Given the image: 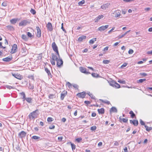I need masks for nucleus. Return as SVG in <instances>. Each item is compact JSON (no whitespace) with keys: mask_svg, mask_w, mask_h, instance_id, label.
Masks as SVG:
<instances>
[{"mask_svg":"<svg viewBox=\"0 0 152 152\" xmlns=\"http://www.w3.org/2000/svg\"><path fill=\"white\" fill-rule=\"evenodd\" d=\"M38 109H36L33 112L30 113L28 115L29 118L30 119H34L37 118L38 114L37 113V112L38 111Z\"/></svg>","mask_w":152,"mask_h":152,"instance_id":"obj_1","label":"nucleus"},{"mask_svg":"<svg viewBox=\"0 0 152 152\" xmlns=\"http://www.w3.org/2000/svg\"><path fill=\"white\" fill-rule=\"evenodd\" d=\"M52 47L53 51L56 53L58 57H59V54L58 50V48L55 42L52 43Z\"/></svg>","mask_w":152,"mask_h":152,"instance_id":"obj_2","label":"nucleus"},{"mask_svg":"<svg viewBox=\"0 0 152 152\" xmlns=\"http://www.w3.org/2000/svg\"><path fill=\"white\" fill-rule=\"evenodd\" d=\"M30 23V20H24L19 23V26H24L29 24Z\"/></svg>","mask_w":152,"mask_h":152,"instance_id":"obj_3","label":"nucleus"},{"mask_svg":"<svg viewBox=\"0 0 152 152\" xmlns=\"http://www.w3.org/2000/svg\"><path fill=\"white\" fill-rule=\"evenodd\" d=\"M18 46L17 44H14L12 47L10 53L11 54H14L17 51Z\"/></svg>","mask_w":152,"mask_h":152,"instance_id":"obj_4","label":"nucleus"},{"mask_svg":"<svg viewBox=\"0 0 152 152\" xmlns=\"http://www.w3.org/2000/svg\"><path fill=\"white\" fill-rule=\"evenodd\" d=\"M12 74L13 76L14 77L16 78L19 80H21L23 78V77L22 76V75H21L20 74H16L12 73Z\"/></svg>","mask_w":152,"mask_h":152,"instance_id":"obj_5","label":"nucleus"},{"mask_svg":"<svg viewBox=\"0 0 152 152\" xmlns=\"http://www.w3.org/2000/svg\"><path fill=\"white\" fill-rule=\"evenodd\" d=\"M80 71L82 73H84L86 74H90V73L89 72L86 71V68L81 66L79 68Z\"/></svg>","mask_w":152,"mask_h":152,"instance_id":"obj_6","label":"nucleus"},{"mask_svg":"<svg viewBox=\"0 0 152 152\" xmlns=\"http://www.w3.org/2000/svg\"><path fill=\"white\" fill-rule=\"evenodd\" d=\"M86 95V93L85 91H83L80 93H79L76 94V96L78 97L83 98H85Z\"/></svg>","mask_w":152,"mask_h":152,"instance_id":"obj_7","label":"nucleus"},{"mask_svg":"<svg viewBox=\"0 0 152 152\" xmlns=\"http://www.w3.org/2000/svg\"><path fill=\"white\" fill-rule=\"evenodd\" d=\"M57 66L58 67H60L63 64V61L62 59L58 58L56 61Z\"/></svg>","mask_w":152,"mask_h":152,"instance_id":"obj_8","label":"nucleus"},{"mask_svg":"<svg viewBox=\"0 0 152 152\" xmlns=\"http://www.w3.org/2000/svg\"><path fill=\"white\" fill-rule=\"evenodd\" d=\"M67 91L66 90H64L61 94L60 98L61 100H63L67 94Z\"/></svg>","mask_w":152,"mask_h":152,"instance_id":"obj_9","label":"nucleus"},{"mask_svg":"<svg viewBox=\"0 0 152 152\" xmlns=\"http://www.w3.org/2000/svg\"><path fill=\"white\" fill-rule=\"evenodd\" d=\"M36 29L37 30V36L38 37H40L41 36V30L40 28L38 26H37L36 27Z\"/></svg>","mask_w":152,"mask_h":152,"instance_id":"obj_10","label":"nucleus"},{"mask_svg":"<svg viewBox=\"0 0 152 152\" xmlns=\"http://www.w3.org/2000/svg\"><path fill=\"white\" fill-rule=\"evenodd\" d=\"M109 26V25H105L104 26H101L100 27L98 28V30L101 31H104L105 29H106Z\"/></svg>","mask_w":152,"mask_h":152,"instance_id":"obj_11","label":"nucleus"},{"mask_svg":"<svg viewBox=\"0 0 152 152\" xmlns=\"http://www.w3.org/2000/svg\"><path fill=\"white\" fill-rule=\"evenodd\" d=\"M46 27L48 30L50 31H52L53 30V27L51 23L48 22L47 25Z\"/></svg>","mask_w":152,"mask_h":152,"instance_id":"obj_12","label":"nucleus"},{"mask_svg":"<svg viewBox=\"0 0 152 152\" xmlns=\"http://www.w3.org/2000/svg\"><path fill=\"white\" fill-rule=\"evenodd\" d=\"M114 13L115 14V18L119 17L121 15L120 11L119 10L115 11Z\"/></svg>","mask_w":152,"mask_h":152,"instance_id":"obj_13","label":"nucleus"},{"mask_svg":"<svg viewBox=\"0 0 152 152\" xmlns=\"http://www.w3.org/2000/svg\"><path fill=\"white\" fill-rule=\"evenodd\" d=\"M26 135V133L24 131H22L21 132H20L18 134L19 136L21 138H22L24 137H25Z\"/></svg>","mask_w":152,"mask_h":152,"instance_id":"obj_14","label":"nucleus"},{"mask_svg":"<svg viewBox=\"0 0 152 152\" xmlns=\"http://www.w3.org/2000/svg\"><path fill=\"white\" fill-rule=\"evenodd\" d=\"M119 121L121 123H127L128 121V119L127 118H122L121 116L119 118Z\"/></svg>","mask_w":152,"mask_h":152,"instance_id":"obj_15","label":"nucleus"},{"mask_svg":"<svg viewBox=\"0 0 152 152\" xmlns=\"http://www.w3.org/2000/svg\"><path fill=\"white\" fill-rule=\"evenodd\" d=\"M130 122L131 124H133L135 126H137L138 125V122L137 120H130Z\"/></svg>","mask_w":152,"mask_h":152,"instance_id":"obj_16","label":"nucleus"},{"mask_svg":"<svg viewBox=\"0 0 152 152\" xmlns=\"http://www.w3.org/2000/svg\"><path fill=\"white\" fill-rule=\"evenodd\" d=\"M12 56L10 57H7L3 59V61L6 62H9L12 60Z\"/></svg>","mask_w":152,"mask_h":152,"instance_id":"obj_17","label":"nucleus"},{"mask_svg":"<svg viewBox=\"0 0 152 152\" xmlns=\"http://www.w3.org/2000/svg\"><path fill=\"white\" fill-rule=\"evenodd\" d=\"M45 72L47 73L48 76L50 78L52 77V75L50 70L47 68H45Z\"/></svg>","mask_w":152,"mask_h":152,"instance_id":"obj_18","label":"nucleus"},{"mask_svg":"<svg viewBox=\"0 0 152 152\" xmlns=\"http://www.w3.org/2000/svg\"><path fill=\"white\" fill-rule=\"evenodd\" d=\"M110 4V3H109L104 4L101 6V8L103 10H105L107 8H108V7Z\"/></svg>","mask_w":152,"mask_h":152,"instance_id":"obj_19","label":"nucleus"},{"mask_svg":"<svg viewBox=\"0 0 152 152\" xmlns=\"http://www.w3.org/2000/svg\"><path fill=\"white\" fill-rule=\"evenodd\" d=\"M104 17V16L102 15L98 16L96 18L95 20V22H97L100 19L103 18Z\"/></svg>","mask_w":152,"mask_h":152,"instance_id":"obj_20","label":"nucleus"},{"mask_svg":"<svg viewBox=\"0 0 152 152\" xmlns=\"http://www.w3.org/2000/svg\"><path fill=\"white\" fill-rule=\"evenodd\" d=\"M86 38V36L83 35L79 37L78 39V40L79 42H82L83 39H85Z\"/></svg>","mask_w":152,"mask_h":152,"instance_id":"obj_21","label":"nucleus"},{"mask_svg":"<svg viewBox=\"0 0 152 152\" xmlns=\"http://www.w3.org/2000/svg\"><path fill=\"white\" fill-rule=\"evenodd\" d=\"M97 111L99 114H103L104 112V109L103 108L98 109Z\"/></svg>","mask_w":152,"mask_h":152,"instance_id":"obj_22","label":"nucleus"},{"mask_svg":"<svg viewBox=\"0 0 152 152\" xmlns=\"http://www.w3.org/2000/svg\"><path fill=\"white\" fill-rule=\"evenodd\" d=\"M18 19L17 18L12 19L10 20V22L12 24H15L18 20Z\"/></svg>","mask_w":152,"mask_h":152,"instance_id":"obj_23","label":"nucleus"},{"mask_svg":"<svg viewBox=\"0 0 152 152\" xmlns=\"http://www.w3.org/2000/svg\"><path fill=\"white\" fill-rule=\"evenodd\" d=\"M110 113L115 112L116 113L117 112V110L116 108L114 107H112L110 110Z\"/></svg>","mask_w":152,"mask_h":152,"instance_id":"obj_24","label":"nucleus"},{"mask_svg":"<svg viewBox=\"0 0 152 152\" xmlns=\"http://www.w3.org/2000/svg\"><path fill=\"white\" fill-rule=\"evenodd\" d=\"M129 114L131 115V117L132 118H134L136 117L135 115L132 111L131 110L129 112Z\"/></svg>","mask_w":152,"mask_h":152,"instance_id":"obj_25","label":"nucleus"},{"mask_svg":"<svg viewBox=\"0 0 152 152\" xmlns=\"http://www.w3.org/2000/svg\"><path fill=\"white\" fill-rule=\"evenodd\" d=\"M92 76L94 77H99V75L97 73H93L91 74Z\"/></svg>","mask_w":152,"mask_h":152,"instance_id":"obj_26","label":"nucleus"},{"mask_svg":"<svg viewBox=\"0 0 152 152\" xmlns=\"http://www.w3.org/2000/svg\"><path fill=\"white\" fill-rule=\"evenodd\" d=\"M24 100H26L28 102L30 103L31 102L32 98L30 97L25 98Z\"/></svg>","mask_w":152,"mask_h":152,"instance_id":"obj_27","label":"nucleus"},{"mask_svg":"<svg viewBox=\"0 0 152 152\" xmlns=\"http://www.w3.org/2000/svg\"><path fill=\"white\" fill-rule=\"evenodd\" d=\"M21 38L22 39L25 41H27L28 40V38L25 34H23L22 35Z\"/></svg>","mask_w":152,"mask_h":152,"instance_id":"obj_28","label":"nucleus"},{"mask_svg":"<svg viewBox=\"0 0 152 152\" xmlns=\"http://www.w3.org/2000/svg\"><path fill=\"white\" fill-rule=\"evenodd\" d=\"M58 58H57V57L56 55H55L53 54H52V58L51 59L53 60H56V61Z\"/></svg>","mask_w":152,"mask_h":152,"instance_id":"obj_29","label":"nucleus"},{"mask_svg":"<svg viewBox=\"0 0 152 152\" xmlns=\"http://www.w3.org/2000/svg\"><path fill=\"white\" fill-rule=\"evenodd\" d=\"M145 127L146 131L148 132H149L152 129V127H148L147 126L145 125Z\"/></svg>","mask_w":152,"mask_h":152,"instance_id":"obj_30","label":"nucleus"},{"mask_svg":"<svg viewBox=\"0 0 152 152\" xmlns=\"http://www.w3.org/2000/svg\"><path fill=\"white\" fill-rule=\"evenodd\" d=\"M96 38H93L89 41V43L91 44H93L94 43V42L95 41H96Z\"/></svg>","mask_w":152,"mask_h":152,"instance_id":"obj_31","label":"nucleus"},{"mask_svg":"<svg viewBox=\"0 0 152 152\" xmlns=\"http://www.w3.org/2000/svg\"><path fill=\"white\" fill-rule=\"evenodd\" d=\"M114 86L117 88H120L121 87L120 85L116 82L115 83Z\"/></svg>","mask_w":152,"mask_h":152,"instance_id":"obj_32","label":"nucleus"},{"mask_svg":"<svg viewBox=\"0 0 152 152\" xmlns=\"http://www.w3.org/2000/svg\"><path fill=\"white\" fill-rule=\"evenodd\" d=\"M146 80L145 79H142L137 80V82L138 83H141L143 81H146Z\"/></svg>","mask_w":152,"mask_h":152,"instance_id":"obj_33","label":"nucleus"},{"mask_svg":"<svg viewBox=\"0 0 152 152\" xmlns=\"http://www.w3.org/2000/svg\"><path fill=\"white\" fill-rule=\"evenodd\" d=\"M66 86L68 87L69 88H70L72 87V85L69 82H67L66 83Z\"/></svg>","mask_w":152,"mask_h":152,"instance_id":"obj_34","label":"nucleus"},{"mask_svg":"<svg viewBox=\"0 0 152 152\" xmlns=\"http://www.w3.org/2000/svg\"><path fill=\"white\" fill-rule=\"evenodd\" d=\"M85 3L84 0H82L81 1L78 2V4L79 6H82V5L84 4Z\"/></svg>","mask_w":152,"mask_h":152,"instance_id":"obj_35","label":"nucleus"},{"mask_svg":"<svg viewBox=\"0 0 152 152\" xmlns=\"http://www.w3.org/2000/svg\"><path fill=\"white\" fill-rule=\"evenodd\" d=\"M96 126H91L90 128L91 130L92 131H94L95 130H96Z\"/></svg>","mask_w":152,"mask_h":152,"instance_id":"obj_36","label":"nucleus"},{"mask_svg":"<svg viewBox=\"0 0 152 152\" xmlns=\"http://www.w3.org/2000/svg\"><path fill=\"white\" fill-rule=\"evenodd\" d=\"M26 50V47H23L22 48L21 51L22 53H25Z\"/></svg>","mask_w":152,"mask_h":152,"instance_id":"obj_37","label":"nucleus"},{"mask_svg":"<svg viewBox=\"0 0 152 152\" xmlns=\"http://www.w3.org/2000/svg\"><path fill=\"white\" fill-rule=\"evenodd\" d=\"M27 35L28 36V37H29L30 38H31V37H32L33 36V35L32 34H31V33H30L29 32H27Z\"/></svg>","mask_w":152,"mask_h":152,"instance_id":"obj_38","label":"nucleus"},{"mask_svg":"<svg viewBox=\"0 0 152 152\" xmlns=\"http://www.w3.org/2000/svg\"><path fill=\"white\" fill-rule=\"evenodd\" d=\"M110 62V61L107 60H105L103 61V63L105 64H108Z\"/></svg>","mask_w":152,"mask_h":152,"instance_id":"obj_39","label":"nucleus"},{"mask_svg":"<svg viewBox=\"0 0 152 152\" xmlns=\"http://www.w3.org/2000/svg\"><path fill=\"white\" fill-rule=\"evenodd\" d=\"M53 118L51 117H48L47 118V121L48 122H50L53 121Z\"/></svg>","mask_w":152,"mask_h":152,"instance_id":"obj_40","label":"nucleus"},{"mask_svg":"<svg viewBox=\"0 0 152 152\" xmlns=\"http://www.w3.org/2000/svg\"><path fill=\"white\" fill-rule=\"evenodd\" d=\"M71 147L73 150H75L76 148V146L74 144L71 143Z\"/></svg>","mask_w":152,"mask_h":152,"instance_id":"obj_41","label":"nucleus"},{"mask_svg":"<svg viewBox=\"0 0 152 152\" xmlns=\"http://www.w3.org/2000/svg\"><path fill=\"white\" fill-rule=\"evenodd\" d=\"M31 12L33 15H34L36 13V12L35 10L31 8L30 10Z\"/></svg>","mask_w":152,"mask_h":152,"instance_id":"obj_42","label":"nucleus"},{"mask_svg":"<svg viewBox=\"0 0 152 152\" xmlns=\"http://www.w3.org/2000/svg\"><path fill=\"white\" fill-rule=\"evenodd\" d=\"M55 95L53 94H50L49 96L48 97L50 99H53Z\"/></svg>","mask_w":152,"mask_h":152,"instance_id":"obj_43","label":"nucleus"},{"mask_svg":"<svg viewBox=\"0 0 152 152\" xmlns=\"http://www.w3.org/2000/svg\"><path fill=\"white\" fill-rule=\"evenodd\" d=\"M55 61L56 60H53V59H51L50 60V62H51V64L53 65H55Z\"/></svg>","mask_w":152,"mask_h":152,"instance_id":"obj_44","label":"nucleus"},{"mask_svg":"<svg viewBox=\"0 0 152 152\" xmlns=\"http://www.w3.org/2000/svg\"><path fill=\"white\" fill-rule=\"evenodd\" d=\"M40 138V137H38V136H32V139H34V140H37L39 139Z\"/></svg>","mask_w":152,"mask_h":152,"instance_id":"obj_45","label":"nucleus"},{"mask_svg":"<svg viewBox=\"0 0 152 152\" xmlns=\"http://www.w3.org/2000/svg\"><path fill=\"white\" fill-rule=\"evenodd\" d=\"M76 141H77L78 142H80L82 140V138L81 137L77 138L76 139Z\"/></svg>","mask_w":152,"mask_h":152,"instance_id":"obj_46","label":"nucleus"},{"mask_svg":"<svg viewBox=\"0 0 152 152\" xmlns=\"http://www.w3.org/2000/svg\"><path fill=\"white\" fill-rule=\"evenodd\" d=\"M118 82L122 84H125L126 83V81L125 80H119L118 81Z\"/></svg>","mask_w":152,"mask_h":152,"instance_id":"obj_47","label":"nucleus"},{"mask_svg":"<svg viewBox=\"0 0 152 152\" xmlns=\"http://www.w3.org/2000/svg\"><path fill=\"white\" fill-rule=\"evenodd\" d=\"M20 94L21 96H23V99H24L26 98V96L25 93L23 92L20 93Z\"/></svg>","mask_w":152,"mask_h":152,"instance_id":"obj_48","label":"nucleus"},{"mask_svg":"<svg viewBox=\"0 0 152 152\" xmlns=\"http://www.w3.org/2000/svg\"><path fill=\"white\" fill-rule=\"evenodd\" d=\"M88 95L91 97L92 99H94L95 97L91 94L89 93L88 94Z\"/></svg>","mask_w":152,"mask_h":152,"instance_id":"obj_49","label":"nucleus"},{"mask_svg":"<svg viewBox=\"0 0 152 152\" xmlns=\"http://www.w3.org/2000/svg\"><path fill=\"white\" fill-rule=\"evenodd\" d=\"M8 28L10 29V30H14V27L12 26H7Z\"/></svg>","mask_w":152,"mask_h":152,"instance_id":"obj_50","label":"nucleus"},{"mask_svg":"<svg viewBox=\"0 0 152 152\" xmlns=\"http://www.w3.org/2000/svg\"><path fill=\"white\" fill-rule=\"evenodd\" d=\"M102 102L103 103L107 104H110V102L108 101H102Z\"/></svg>","mask_w":152,"mask_h":152,"instance_id":"obj_51","label":"nucleus"},{"mask_svg":"<svg viewBox=\"0 0 152 152\" xmlns=\"http://www.w3.org/2000/svg\"><path fill=\"white\" fill-rule=\"evenodd\" d=\"M73 87H74V88L75 89H78V86L77 85L75 84L74 85H73Z\"/></svg>","mask_w":152,"mask_h":152,"instance_id":"obj_52","label":"nucleus"},{"mask_svg":"<svg viewBox=\"0 0 152 152\" xmlns=\"http://www.w3.org/2000/svg\"><path fill=\"white\" fill-rule=\"evenodd\" d=\"M134 52L133 50L132 49H130L128 51L129 54H132Z\"/></svg>","mask_w":152,"mask_h":152,"instance_id":"obj_53","label":"nucleus"},{"mask_svg":"<svg viewBox=\"0 0 152 152\" xmlns=\"http://www.w3.org/2000/svg\"><path fill=\"white\" fill-rule=\"evenodd\" d=\"M63 139V137L62 136L59 137H58V140L59 142L61 141Z\"/></svg>","mask_w":152,"mask_h":152,"instance_id":"obj_54","label":"nucleus"},{"mask_svg":"<svg viewBox=\"0 0 152 152\" xmlns=\"http://www.w3.org/2000/svg\"><path fill=\"white\" fill-rule=\"evenodd\" d=\"M127 65V63H124L123 64V65H121V67L122 68L126 66Z\"/></svg>","mask_w":152,"mask_h":152,"instance_id":"obj_55","label":"nucleus"},{"mask_svg":"<svg viewBox=\"0 0 152 152\" xmlns=\"http://www.w3.org/2000/svg\"><path fill=\"white\" fill-rule=\"evenodd\" d=\"M55 126L54 125H51L49 127V128L50 129H54L55 128Z\"/></svg>","mask_w":152,"mask_h":152,"instance_id":"obj_56","label":"nucleus"},{"mask_svg":"<svg viewBox=\"0 0 152 152\" xmlns=\"http://www.w3.org/2000/svg\"><path fill=\"white\" fill-rule=\"evenodd\" d=\"M140 123L141 125H145V123L143 121H142L141 119H140Z\"/></svg>","mask_w":152,"mask_h":152,"instance_id":"obj_57","label":"nucleus"},{"mask_svg":"<svg viewBox=\"0 0 152 152\" xmlns=\"http://www.w3.org/2000/svg\"><path fill=\"white\" fill-rule=\"evenodd\" d=\"M84 103L86 104L87 105L90 104L91 103V102L88 101H85L84 102Z\"/></svg>","mask_w":152,"mask_h":152,"instance_id":"obj_58","label":"nucleus"},{"mask_svg":"<svg viewBox=\"0 0 152 152\" xmlns=\"http://www.w3.org/2000/svg\"><path fill=\"white\" fill-rule=\"evenodd\" d=\"M108 48H109V47H108V46H107V47H105L103 49V51H106L108 49Z\"/></svg>","mask_w":152,"mask_h":152,"instance_id":"obj_59","label":"nucleus"},{"mask_svg":"<svg viewBox=\"0 0 152 152\" xmlns=\"http://www.w3.org/2000/svg\"><path fill=\"white\" fill-rule=\"evenodd\" d=\"M114 145L115 146H118L119 145V144L118 141H115V142Z\"/></svg>","mask_w":152,"mask_h":152,"instance_id":"obj_60","label":"nucleus"},{"mask_svg":"<svg viewBox=\"0 0 152 152\" xmlns=\"http://www.w3.org/2000/svg\"><path fill=\"white\" fill-rule=\"evenodd\" d=\"M29 88L31 89H34V86H33L29 84Z\"/></svg>","mask_w":152,"mask_h":152,"instance_id":"obj_61","label":"nucleus"},{"mask_svg":"<svg viewBox=\"0 0 152 152\" xmlns=\"http://www.w3.org/2000/svg\"><path fill=\"white\" fill-rule=\"evenodd\" d=\"M6 87L7 88L9 89H12L13 88V87L12 86H6Z\"/></svg>","mask_w":152,"mask_h":152,"instance_id":"obj_62","label":"nucleus"},{"mask_svg":"<svg viewBox=\"0 0 152 152\" xmlns=\"http://www.w3.org/2000/svg\"><path fill=\"white\" fill-rule=\"evenodd\" d=\"M102 145V142H99L98 144V146L99 147L101 146Z\"/></svg>","mask_w":152,"mask_h":152,"instance_id":"obj_63","label":"nucleus"},{"mask_svg":"<svg viewBox=\"0 0 152 152\" xmlns=\"http://www.w3.org/2000/svg\"><path fill=\"white\" fill-rule=\"evenodd\" d=\"M147 53L148 54H151L152 55V50L151 51H148Z\"/></svg>","mask_w":152,"mask_h":152,"instance_id":"obj_64","label":"nucleus"}]
</instances>
